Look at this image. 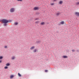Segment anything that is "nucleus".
<instances>
[{
    "label": "nucleus",
    "mask_w": 79,
    "mask_h": 79,
    "mask_svg": "<svg viewBox=\"0 0 79 79\" xmlns=\"http://www.w3.org/2000/svg\"><path fill=\"white\" fill-rule=\"evenodd\" d=\"M11 20H8L6 19H2V20H0V22L2 23H4L3 26H7V23L8 22H11Z\"/></svg>",
    "instance_id": "obj_1"
},
{
    "label": "nucleus",
    "mask_w": 79,
    "mask_h": 79,
    "mask_svg": "<svg viewBox=\"0 0 79 79\" xmlns=\"http://www.w3.org/2000/svg\"><path fill=\"white\" fill-rule=\"evenodd\" d=\"M10 13H13L15 11V9L14 8H12L10 9Z\"/></svg>",
    "instance_id": "obj_2"
},
{
    "label": "nucleus",
    "mask_w": 79,
    "mask_h": 79,
    "mask_svg": "<svg viewBox=\"0 0 79 79\" xmlns=\"http://www.w3.org/2000/svg\"><path fill=\"white\" fill-rule=\"evenodd\" d=\"M39 9V8L38 7H35L34 8V10H38Z\"/></svg>",
    "instance_id": "obj_3"
},
{
    "label": "nucleus",
    "mask_w": 79,
    "mask_h": 79,
    "mask_svg": "<svg viewBox=\"0 0 79 79\" xmlns=\"http://www.w3.org/2000/svg\"><path fill=\"white\" fill-rule=\"evenodd\" d=\"M34 48H35V46H33L30 48V49L31 50H34Z\"/></svg>",
    "instance_id": "obj_4"
},
{
    "label": "nucleus",
    "mask_w": 79,
    "mask_h": 79,
    "mask_svg": "<svg viewBox=\"0 0 79 79\" xmlns=\"http://www.w3.org/2000/svg\"><path fill=\"white\" fill-rule=\"evenodd\" d=\"M37 51V50L36 49H35L33 50V53H36Z\"/></svg>",
    "instance_id": "obj_5"
},
{
    "label": "nucleus",
    "mask_w": 79,
    "mask_h": 79,
    "mask_svg": "<svg viewBox=\"0 0 79 79\" xmlns=\"http://www.w3.org/2000/svg\"><path fill=\"white\" fill-rule=\"evenodd\" d=\"M62 58H68V56H63Z\"/></svg>",
    "instance_id": "obj_6"
},
{
    "label": "nucleus",
    "mask_w": 79,
    "mask_h": 79,
    "mask_svg": "<svg viewBox=\"0 0 79 79\" xmlns=\"http://www.w3.org/2000/svg\"><path fill=\"white\" fill-rule=\"evenodd\" d=\"M75 14L77 16H79V13L77 12H76L75 13Z\"/></svg>",
    "instance_id": "obj_7"
},
{
    "label": "nucleus",
    "mask_w": 79,
    "mask_h": 79,
    "mask_svg": "<svg viewBox=\"0 0 79 79\" xmlns=\"http://www.w3.org/2000/svg\"><path fill=\"white\" fill-rule=\"evenodd\" d=\"M57 16H59L60 15V12H59L56 14Z\"/></svg>",
    "instance_id": "obj_8"
},
{
    "label": "nucleus",
    "mask_w": 79,
    "mask_h": 79,
    "mask_svg": "<svg viewBox=\"0 0 79 79\" xmlns=\"http://www.w3.org/2000/svg\"><path fill=\"white\" fill-rule=\"evenodd\" d=\"M60 24H64V22L62 21L61 22H60Z\"/></svg>",
    "instance_id": "obj_9"
},
{
    "label": "nucleus",
    "mask_w": 79,
    "mask_h": 79,
    "mask_svg": "<svg viewBox=\"0 0 79 79\" xmlns=\"http://www.w3.org/2000/svg\"><path fill=\"white\" fill-rule=\"evenodd\" d=\"M41 25H44L45 24V23L44 22H41L40 23Z\"/></svg>",
    "instance_id": "obj_10"
},
{
    "label": "nucleus",
    "mask_w": 79,
    "mask_h": 79,
    "mask_svg": "<svg viewBox=\"0 0 79 79\" xmlns=\"http://www.w3.org/2000/svg\"><path fill=\"white\" fill-rule=\"evenodd\" d=\"M13 77H14V75H11L10 77V79H12Z\"/></svg>",
    "instance_id": "obj_11"
},
{
    "label": "nucleus",
    "mask_w": 79,
    "mask_h": 79,
    "mask_svg": "<svg viewBox=\"0 0 79 79\" xmlns=\"http://www.w3.org/2000/svg\"><path fill=\"white\" fill-rule=\"evenodd\" d=\"M15 56H13L11 57L12 60H15Z\"/></svg>",
    "instance_id": "obj_12"
},
{
    "label": "nucleus",
    "mask_w": 79,
    "mask_h": 79,
    "mask_svg": "<svg viewBox=\"0 0 79 79\" xmlns=\"http://www.w3.org/2000/svg\"><path fill=\"white\" fill-rule=\"evenodd\" d=\"M18 22H15L14 23V25H18Z\"/></svg>",
    "instance_id": "obj_13"
},
{
    "label": "nucleus",
    "mask_w": 79,
    "mask_h": 79,
    "mask_svg": "<svg viewBox=\"0 0 79 79\" xmlns=\"http://www.w3.org/2000/svg\"><path fill=\"white\" fill-rule=\"evenodd\" d=\"M10 64L9 63H7L6 64V66H10Z\"/></svg>",
    "instance_id": "obj_14"
},
{
    "label": "nucleus",
    "mask_w": 79,
    "mask_h": 79,
    "mask_svg": "<svg viewBox=\"0 0 79 79\" xmlns=\"http://www.w3.org/2000/svg\"><path fill=\"white\" fill-rule=\"evenodd\" d=\"M18 76H19V77H21V75L19 73H18Z\"/></svg>",
    "instance_id": "obj_15"
},
{
    "label": "nucleus",
    "mask_w": 79,
    "mask_h": 79,
    "mask_svg": "<svg viewBox=\"0 0 79 79\" xmlns=\"http://www.w3.org/2000/svg\"><path fill=\"white\" fill-rule=\"evenodd\" d=\"M63 3V1H60L59 2V4H62Z\"/></svg>",
    "instance_id": "obj_16"
},
{
    "label": "nucleus",
    "mask_w": 79,
    "mask_h": 79,
    "mask_svg": "<svg viewBox=\"0 0 79 79\" xmlns=\"http://www.w3.org/2000/svg\"><path fill=\"white\" fill-rule=\"evenodd\" d=\"M76 5H79V2H76Z\"/></svg>",
    "instance_id": "obj_17"
},
{
    "label": "nucleus",
    "mask_w": 79,
    "mask_h": 79,
    "mask_svg": "<svg viewBox=\"0 0 79 79\" xmlns=\"http://www.w3.org/2000/svg\"><path fill=\"white\" fill-rule=\"evenodd\" d=\"M8 46L7 45L4 46V48H7Z\"/></svg>",
    "instance_id": "obj_18"
},
{
    "label": "nucleus",
    "mask_w": 79,
    "mask_h": 79,
    "mask_svg": "<svg viewBox=\"0 0 79 79\" xmlns=\"http://www.w3.org/2000/svg\"><path fill=\"white\" fill-rule=\"evenodd\" d=\"M35 24H39V21H36L35 22Z\"/></svg>",
    "instance_id": "obj_19"
},
{
    "label": "nucleus",
    "mask_w": 79,
    "mask_h": 79,
    "mask_svg": "<svg viewBox=\"0 0 79 79\" xmlns=\"http://www.w3.org/2000/svg\"><path fill=\"white\" fill-rule=\"evenodd\" d=\"M2 58H3V56H0V60H1V59H2Z\"/></svg>",
    "instance_id": "obj_20"
},
{
    "label": "nucleus",
    "mask_w": 79,
    "mask_h": 79,
    "mask_svg": "<svg viewBox=\"0 0 79 79\" xmlns=\"http://www.w3.org/2000/svg\"><path fill=\"white\" fill-rule=\"evenodd\" d=\"M4 69H8V67L7 66H5L4 67Z\"/></svg>",
    "instance_id": "obj_21"
},
{
    "label": "nucleus",
    "mask_w": 79,
    "mask_h": 79,
    "mask_svg": "<svg viewBox=\"0 0 79 79\" xmlns=\"http://www.w3.org/2000/svg\"><path fill=\"white\" fill-rule=\"evenodd\" d=\"M17 1L18 2H22V0H17Z\"/></svg>",
    "instance_id": "obj_22"
},
{
    "label": "nucleus",
    "mask_w": 79,
    "mask_h": 79,
    "mask_svg": "<svg viewBox=\"0 0 79 79\" xmlns=\"http://www.w3.org/2000/svg\"><path fill=\"white\" fill-rule=\"evenodd\" d=\"M48 70H46L45 71V72H46V73H47V72H48Z\"/></svg>",
    "instance_id": "obj_23"
},
{
    "label": "nucleus",
    "mask_w": 79,
    "mask_h": 79,
    "mask_svg": "<svg viewBox=\"0 0 79 79\" xmlns=\"http://www.w3.org/2000/svg\"><path fill=\"white\" fill-rule=\"evenodd\" d=\"M38 19H39V18H36L35 19V20H37Z\"/></svg>",
    "instance_id": "obj_24"
},
{
    "label": "nucleus",
    "mask_w": 79,
    "mask_h": 79,
    "mask_svg": "<svg viewBox=\"0 0 79 79\" xmlns=\"http://www.w3.org/2000/svg\"><path fill=\"white\" fill-rule=\"evenodd\" d=\"M53 5H54V3H52L51 4V5L52 6Z\"/></svg>",
    "instance_id": "obj_25"
},
{
    "label": "nucleus",
    "mask_w": 79,
    "mask_h": 79,
    "mask_svg": "<svg viewBox=\"0 0 79 79\" xmlns=\"http://www.w3.org/2000/svg\"><path fill=\"white\" fill-rule=\"evenodd\" d=\"M72 52H75V50L73 49V50H72Z\"/></svg>",
    "instance_id": "obj_26"
},
{
    "label": "nucleus",
    "mask_w": 79,
    "mask_h": 79,
    "mask_svg": "<svg viewBox=\"0 0 79 79\" xmlns=\"http://www.w3.org/2000/svg\"><path fill=\"white\" fill-rule=\"evenodd\" d=\"M57 0H53V1H54V2H56V1H57Z\"/></svg>",
    "instance_id": "obj_27"
},
{
    "label": "nucleus",
    "mask_w": 79,
    "mask_h": 79,
    "mask_svg": "<svg viewBox=\"0 0 79 79\" xmlns=\"http://www.w3.org/2000/svg\"><path fill=\"white\" fill-rule=\"evenodd\" d=\"M1 62H2V60H0V63H1Z\"/></svg>",
    "instance_id": "obj_28"
},
{
    "label": "nucleus",
    "mask_w": 79,
    "mask_h": 79,
    "mask_svg": "<svg viewBox=\"0 0 79 79\" xmlns=\"http://www.w3.org/2000/svg\"><path fill=\"white\" fill-rule=\"evenodd\" d=\"M77 52H79V50H77Z\"/></svg>",
    "instance_id": "obj_29"
}]
</instances>
